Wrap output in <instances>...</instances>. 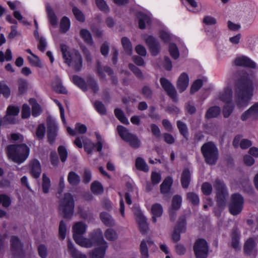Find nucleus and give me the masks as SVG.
Instances as JSON below:
<instances>
[{"instance_id":"1","label":"nucleus","mask_w":258,"mask_h":258,"mask_svg":"<svg viewBox=\"0 0 258 258\" xmlns=\"http://www.w3.org/2000/svg\"><path fill=\"white\" fill-rule=\"evenodd\" d=\"M234 72L232 76L234 96L237 105L241 106L242 103V56H237L232 62Z\"/></svg>"},{"instance_id":"2","label":"nucleus","mask_w":258,"mask_h":258,"mask_svg":"<svg viewBox=\"0 0 258 258\" xmlns=\"http://www.w3.org/2000/svg\"><path fill=\"white\" fill-rule=\"evenodd\" d=\"M7 153L14 162L21 163L28 157L29 149L25 144L10 145L7 147Z\"/></svg>"},{"instance_id":"3","label":"nucleus","mask_w":258,"mask_h":258,"mask_svg":"<svg viewBox=\"0 0 258 258\" xmlns=\"http://www.w3.org/2000/svg\"><path fill=\"white\" fill-rule=\"evenodd\" d=\"M254 78L253 71H249L247 73L243 71V106L248 104L253 96Z\"/></svg>"},{"instance_id":"4","label":"nucleus","mask_w":258,"mask_h":258,"mask_svg":"<svg viewBox=\"0 0 258 258\" xmlns=\"http://www.w3.org/2000/svg\"><path fill=\"white\" fill-rule=\"evenodd\" d=\"M60 48L64 62L68 66L73 67L76 71H79L82 66V59L80 54L75 52L73 55H70L68 51V47L63 44H60Z\"/></svg>"},{"instance_id":"5","label":"nucleus","mask_w":258,"mask_h":258,"mask_svg":"<svg viewBox=\"0 0 258 258\" xmlns=\"http://www.w3.org/2000/svg\"><path fill=\"white\" fill-rule=\"evenodd\" d=\"M103 237L101 230L97 229L90 234L89 238H85L82 236L74 235V239L80 246L85 248H90L96 246V244L100 242V240Z\"/></svg>"},{"instance_id":"6","label":"nucleus","mask_w":258,"mask_h":258,"mask_svg":"<svg viewBox=\"0 0 258 258\" xmlns=\"http://www.w3.org/2000/svg\"><path fill=\"white\" fill-rule=\"evenodd\" d=\"M75 201L73 196L70 193H66L60 199L59 209L65 218H71L74 214Z\"/></svg>"},{"instance_id":"7","label":"nucleus","mask_w":258,"mask_h":258,"mask_svg":"<svg viewBox=\"0 0 258 258\" xmlns=\"http://www.w3.org/2000/svg\"><path fill=\"white\" fill-rule=\"evenodd\" d=\"M205 162L209 165L216 164L218 158V150L212 142L205 143L201 149Z\"/></svg>"},{"instance_id":"8","label":"nucleus","mask_w":258,"mask_h":258,"mask_svg":"<svg viewBox=\"0 0 258 258\" xmlns=\"http://www.w3.org/2000/svg\"><path fill=\"white\" fill-rule=\"evenodd\" d=\"M216 190V201L219 207H224L226 205L228 197V192L224 182L219 179H216L213 183Z\"/></svg>"},{"instance_id":"9","label":"nucleus","mask_w":258,"mask_h":258,"mask_svg":"<svg viewBox=\"0 0 258 258\" xmlns=\"http://www.w3.org/2000/svg\"><path fill=\"white\" fill-rule=\"evenodd\" d=\"M117 130L120 138L127 142L132 147L137 149L140 147V141L138 137L130 133L126 127L122 125H118Z\"/></svg>"},{"instance_id":"10","label":"nucleus","mask_w":258,"mask_h":258,"mask_svg":"<svg viewBox=\"0 0 258 258\" xmlns=\"http://www.w3.org/2000/svg\"><path fill=\"white\" fill-rule=\"evenodd\" d=\"M193 249L196 258H207L208 255L209 246L204 239H197L194 245Z\"/></svg>"},{"instance_id":"11","label":"nucleus","mask_w":258,"mask_h":258,"mask_svg":"<svg viewBox=\"0 0 258 258\" xmlns=\"http://www.w3.org/2000/svg\"><path fill=\"white\" fill-rule=\"evenodd\" d=\"M143 38L151 54L153 56L157 55L160 51V45L158 41L151 35L144 36Z\"/></svg>"},{"instance_id":"12","label":"nucleus","mask_w":258,"mask_h":258,"mask_svg":"<svg viewBox=\"0 0 258 258\" xmlns=\"http://www.w3.org/2000/svg\"><path fill=\"white\" fill-rule=\"evenodd\" d=\"M96 246L98 247L93 249L90 253L91 258H103L108 246L103 237L100 240Z\"/></svg>"},{"instance_id":"13","label":"nucleus","mask_w":258,"mask_h":258,"mask_svg":"<svg viewBox=\"0 0 258 258\" xmlns=\"http://www.w3.org/2000/svg\"><path fill=\"white\" fill-rule=\"evenodd\" d=\"M242 197L240 195L234 194L232 195L231 202L229 206L230 213L236 215L240 213L241 210Z\"/></svg>"},{"instance_id":"14","label":"nucleus","mask_w":258,"mask_h":258,"mask_svg":"<svg viewBox=\"0 0 258 258\" xmlns=\"http://www.w3.org/2000/svg\"><path fill=\"white\" fill-rule=\"evenodd\" d=\"M12 258H19L22 254V244L16 236H12L10 240Z\"/></svg>"},{"instance_id":"15","label":"nucleus","mask_w":258,"mask_h":258,"mask_svg":"<svg viewBox=\"0 0 258 258\" xmlns=\"http://www.w3.org/2000/svg\"><path fill=\"white\" fill-rule=\"evenodd\" d=\"M160 82L162 88L168 95L174 101H176L177 100V92L174 86L165 78H160Z\"/></svg>"},{"instance_id":"16","label":"nucleus","mask_w":258,"mask_h":258,"mask_svg":"<svg viewBox=\"0 0 258 258\" xmlns=\"http://www.w3.org/2000/svg\"><path fill=\"white\" fill-rule=\"evenodd\" d=\"M96 71L98 76L102 79H104L105 77L104 72L108 74V75L111 76V82L113 85H117L118 80L116 76H113V72L112 70L107 66H101V63L99 61H97L96 66Z\"/></svg>"},{"instance_id":"17","label":"nucleus","mask_w":258,"mask_h":258,"mask_svg":"<svg viewBox=\"0 0 258 258\" xmlns=\"http://www.w3.org/2000/svg\"><path fill=\"white\" fill-rule=\"evenodd\" d=\"M47 137L50 143L52 144L57 135V127L55 121L50 118H47Z\"/></svg>"},{"instance_id":"18","label":"nucleus","mask_w":258,"mask_h":258,"mask_svg":"<svg viewBox=\"0 0 258 258\" xmlns=\"http://www.w3.org/2000/svg\"><path fill=\"white\" fill-rule=\"evenodd\" d=\"M256 243L253 238H248L245 242L244 245V252L247 255L255 256L256 250L255 247Z\"/></svg>"},{"instance_id":"19","label":"nucleus","mask_w":258,"mask_h":258,"mask_svg":"<svg viewBox=\"0 0 258 258\" xmlns=\"http://www.w3.org/2000/svg\"><path fill=\"white\" fill-rule=\"evenodd\" d=\"M19 111L20 109L17 106H9L7 110V114L5 116V119L10 123H16V120L14 116H17Z\"/></svg>"},{"instance_id":"20","label":"nucleus","mask_w":258,"mask_h":258,"mask_svg":"<svg viewBox=\"0 0 258 258\" xmlns=\"http://www.w3.org/2000/svg\"><path fill=\"white\" fill-rule=\"evenodd\" d=\"M249 118L253 120L258 119V103H254L243 113V120Z\"/></svg>"},{"instance_id":"21","label":"nucleus","mask_w":258,"mask_h":258,"mask_svg":"<svg viewBox=\"0 0 258 258\" xmlns=\"http://www.w3.org/2000/svg\"><path fill=\"white\" fill-rule=\"evenodd\" d=\"M189 82V79L187 74L185 73H182L179 76L177 82V88L180 93H182L186 90Z\"/></svg>"},{"instance_id":"22","label":"nucleus","mask_w":258,"mask_h":258,"mask_svg":"<svg viewBox=\"0 0 258 258\" xmlns=\"http://www.w3.org/2000/svg\"><path fill=\"white\" fill-rule=\"evenodd\" d=\"M135 214L141 231L143 233H145L147 231L148 227L146 218L144 216L143 213L139 209L137 210Z\"/></svg>"},{"instance_id":"23","label":"nucleus","mask_w":258,"mask_h":258,"mask_svg":"<svg viewBox=\"0 0 258 258\" xmlns=\"http://www.w3.org/2000/svg\"><path fill=\"white\" fill-rule=\"evenodd\" d=\"M152 246H154V242L151 239L143 240L141 241L140 249L142 258L148 257V247Z\"/></svg>"},{"instance_id":"24","label":"nucleus","mask_w":258,"mask_h":258,"mask_svg":"<svg viewBox=\"0 0 258 258\" xmlns=\"http://www.w3.org/2000/svg\"><path fill=\"white\" fill-rule=\"evenodd\" d=\"M218 98L225 103H230L232 99V90L231 89L227 87L224 90L219 92Z\"/></svg>"},{"instance_id":"25","label":"nucleus","mask_w":258,"mask_h":258,"mask_svg":"<svg viewBox=\"0 0 258 258\" xmlns=\"http://www.w3.org/2000/svg\"><path fill=\"white\" fill-rule=\"evenodd\" d=\"M100 218L102 223L106 226L113 227L115 225L114 220L112 216L107 212H101L100 214Z\"/></svg>"},{"instance_id":"26","label":"nucleus","mask_w":258,"mask_h":258,"mask_svg":"<svg viewBox=\"0 0 258 258\" xmlns=\"http://www.w3.org/2000/svg\"><path fill=\"white\" fill-rule=\"evenodd\" d=\"M68 248L70 254L73 258H87L86 255L78 250L70 240L68 242Z\"/></svg>"},{"instance_id":"27","label":"nucleus","mask_w":258,"mask_h":258,"mask_svg":"<svg viewBox=\"0 0 258 258\" xmlns=\"http://www.w3.org/2000/svg\"><path fill=\"white\" fill-rule=\"evenodd\" d=\"M30 167L32 175L36 178L39 177L41 171L39 162L37 160H33L30 164Z\"/></svg>"},{"instance_id":"28","label":"nucleus","mask_w":258,"mask_h":258,"mask_svg":"<svg viewBox=\"0 0 258 258\" xmlns=\"http://www.w3.org/2000/svg\"><path fill=\"white\" fill-rule=\"evenodd\" d=\"M139 19V26L140 29H144L146 24H150L151 19L149 16L141 12H139L137 15Z\"/></svg>"},{"instance_id":"29","label":"nucleus","mask_w":258,"mask_h":258,"mask_svg":"<svg viewBox=\"0 0 258 258\" xmlns=\"http://www.w3.org/2000/svg\"><path fill=\"white\" fill-rule=\"evenodd\" d=\"M151 212L153 216L152 218L153 222H156V217H160L163 213V209L162 206L158 203H156L152 206Z\"/></svg>"},{"instance_id":"30","label":"nucleus","mask_w":258,"mask_h":258,"mask_svg":"<svg viewBox=\"0 0 258 258\" xmlns=\"http://www.w3.org/2000/svg\"><path fill=\"white\" fill-rule=\"evenodd\" d=\"M87 225L82 222H78L76 223L73 227V236L74 235H77L82 236L84 234L86 230Z\"/></svg>"},{"instance_id":"31","label":"nucleus","mask_w":258,"mask_h":258,"mask_svg":"<svg viewBox=\"0 0 258 258\" xmlns=\"http://www.w3.org/2000/svg\"><path fill=\"white\" fill-rule=\"evenodd\" d=\"M190 173L188 169H185L181 176V183L182 186L184 188H186L188 187L190 181Z\"/></svg>"},{"instance_id":"32","label":"nucleus","mask_w":258,"mask_h":258,"mask_svg":"<svg viewBox=\"0 0 258 258\" xmlns=\"http://www.w3.org/2000/svg\"><path fill=\"white\" fill-rule=\"evenodd\" d=\"M172 184V179L171 177L166 178L160 185V191L163 194H168Z\"/></svg>"},{"instance_id":"33","label":"nucleus","mask_w":258,"mask_h":258,"mask_svg":"<svg viewBox=\"0 0 258 258\" xmlns=\"http://www.w3.org/2000/svg\"><path fill=\"white\" fill-rule=\"evenodd\" d=\"M121 43L124 52L128 55H131L133 47L130 40L127 37H123L121 39Z\"/></svg>"},{"instance_id":"34","label":"nucleus","mask_w":258,"mask_h":258,"mask_svg":"<svg viewBox=\"0 0 258 258\" xmlns=\"http://www.w3.org/2000/svg\"><path fill=\"white\" fill-rule=\"evenodd\" d=\"M221 109L219 107L215 106L211 107L207 111L205 117L207 119L216 117L220 114Z\"/></svg>"},{"instance_id":"35","label":"nucleus","mask_w":258,"mask_h":258,"mask_svg":"<svg viewBox=\"0 0 258 258\" xmlns=\"http://www.w3.org/2000/svg\"><path fill=\"white\" fill-rule=\"evenodd\" d=\"M68 181L72 185H77L80 182V177L76 172L71 171L68 175Z\"/></svg>"},{"instance_id":"36","label":"nucleus","mask_w":258,"mask_h":258,"mask_svg":"<svg viewBox=\"0 0 258 258\" xmlns=\"http://www.w3.org/2000/svg\"><path fill=\"white\" fill-rule=\"evenodd\" d=\"M29 103L32 105V115L37 116L41 113L42 110L40 106L37 103L34 98L29 100Z\"/></svg>"},{"instance_id":"37","label":"nucleus","mask_w":258,"mask_h":258,"mask_svg":"<svg viewBox=\"0 0 258 258\" xmlns=\"http://www.w3.org/2000/svg\"><path fill=\"white\" fill-rule=\"evenodd\" d=\"M176 124L180 134L187 140L188 132L186 124L180 120L177 121Z\"/></svg>"},{"instance_id":"38","label":"nucleus","mask_w":258,"mask_h":258,"mask_svg":"<svg viewBox=\"0 0 258 258\" xmlns=\"http://www.w3.org/2000/svg\"><path fill=\"white\" fill-rule=\"evenodd\" d=\"M104 236L107 240L114 241L117 239L118 234L115 230L108 228L105 231Z\"/></svg>"},{"instance_id":"39","label":"nucleus","mask_w":258,"mask_h":258,"mask_svg":"<svg viewBox=\"0 0 258 258\" xmlns=\"http://www.w3.org/2000/svg\"><path fill=\"white\" fill-rule=\"evenodd\" d=\"M240 238V232L238 233L236 231H234L231 235V245L236 250H240V247H239Z\"/></svg>"},{"instance_id":"40","label":"nucleus","mask_w":258,"mask_h":258,"mask_svg":"<svg viewBox=\"0 0 258 258\" xmlns=\"http://www.w3.org/2000/svg\"><path fill=\"white\" fill-rule=\"evenodd\" d=\"M135 165L136 168L144 172H148L149 171L148 165L145 160L141 157H138L136 159Z\"/></svg>"},{"instance_id":"41","label":"nucleus","mask_w":258,"mask_h":258,"mask_svg":"<svg viewBox=\"0 0 258 258\" xmlns=\"http://www.w3.org/2000/svg\"><path fill=\"white\" fill-rule=\"evenodd\" d=\"M81 37L84 41L89 45H92L93 43L91 34L90 32L87 29H83L80 32Z\"/></svg>"},{"instance_id":"42","label":"nucleus","mask_w":258,"mask_h":258,"mask_svg":"<svg viewBox=\"0 0 258 258\" xmlns=\"http://www.w3.org/2000/svg\"><path fill=\"white\" fill-rule=\"evenodd\" d=\"M73 83L82 89L84 91H87V86L84 80L78 76L75 75L72 78Z\"/></svg>"},{"instance_id":"43","label":"nucleus","mask_w":258,"mask_h":258,"mask_svg":"<svg viewBox=\"0 0 258 258\" xmlns=\"http://www.w3.org/2000/svg\"><path fill=\"white\" fill-rule=\"evenodd\" d=\"M46 10L49 23L52 26H56L57 25V20L53 11L49 7H47Z\"/></svg>"},{"instance_id":"44","label":"nucleus","mask_w":258,"mask_h":258,"mask_svg":"<svg viewBox=\"0 0 258 258\" xmlns=\"http://www.w3.org/2000/svg\"><path fill=\"white\" fill-rule=\"evenodd\" d=\"M182 203V198L179 195H175L174 196L172 200V204H171V211L178 210L181 206Z\"/></svg>"},{"instance_id":"45","label":"nucleus","mask_w":258,"mask_h":258,"mask_svg":"<svg viewBox=\"0 0 258 258\" xmlns=\"http://www.w3.org/2000/svg\"><path fill=\"white\" fill-rule=\"evenodd\" d=\"M91 189L92 192L96 195L101 194L103 192V187L102 184L97 181H95L92 183Z\"/></svg>"},{"instance_id":"46","label":"nucleus","mask_w":258,"mask_h":258,"mask_svg":"<svg viewBox=\"0 0 258 258\" xmlns=\"http://www.w3.org/2000/svg\"><path fill=\"white\" fill-rule=\"evenodd\" d=\"M83 143L84 149L88 154L92 153L94 148H96V144H94L91 141L87 139L84 138V140H83Z\"/></svg>"},{"instance_id":"47","label":"nucleus","mask_w":258,"mask_h":258,"mask_svg":"<svg viewBox=\"0 0 258 258\" xmlns=\"http://www.w3.org/2000/svg\"><path fill=\"white\" fill-rule=\"evenodd\" d=\"M8 98L11 95V89L4 82H0V95Z\"/></svg>"},{"instance_id":"48","label":"nucleus","mask_w":258,"mask_h":258,"mask_svg":"<svg viewBox=\"0 0 258 258\" xmlns=\"http://www.w3.org/2000/svg\"><path fill=\"white\" fill-rule=\"evenodd\" d=\"M114 114L118 119L122 123L128 124L129 122L127 118L125 116L123 112L119 108H116L114 110Z\"/></svg>"},{"instance_id":"49","label":"nucleus","mask_w":258,"mask_h":258,"mask_svg":"<svg viewBox=\"0 0 258 258\" xmlns=\"http://www.w3.org/2000/svg\"><path fill=\"white\" fill-rule=\"evenodd\" d=\"M70 27V22L69 19L66 17H63L60 23V31L62 33H65L69 30Z\"/></svg>"},{"instance_id":"50","label":"nucleus","mask_w":258,"mask_h":258,"mask_svg":"<svg viewBox=\"0 0 258 258\" xmlns=\"http://www.w3.org/2000/svg\"><path fill=\"white\" fill-rule=\"evenodd\" d=\"M169 52L171 57L174 59L179 57V53L177 46L174 43H170L169 45Z\"/></svg>"},{"instance_id":"51","label":"nucleus","mask_w":258,"mask_h":258,"mask_svg":"<svg viewBox=\"0 0 258 258\" xmlns=\"http://www.w3.org/2000/svg\"><path fill=\"white\" fill-rule=\"evenodd\" d=\"M243 67L248 68L251 69H256V64L247 56H243Z\"/></svg>"},{"instance_id":"52","label":"nucleus","mask_w":258,"mask_h":258,"mask_svg":"<svg viewBox=\"0 0 258 258\" xmlns=\"http://www.w3.org/2000/svg\"><path fill=\"white\" fill-rule=\"evenodd\" d=\"M187 199L193 205L197 206L199 205L200 200L198 196L192 192H188L186 195Z\"/></svg>"},{"instance_id":"53","label":"nucleus","mask_w":258,"mask_h":258,"mask_svg":"<svg viewBox=\"0 0 258 258\" xmlns=\"http://www.w3.org/2000/svg\"><path fill=\"white\" fill-rule=\"evenodd\" d=\"M50 186L49 178L45 173L42 175V189L44 193H48Z\"/></svg>"},{"instance_id":"54","label":"nucleus","mask_w":258,"mask_h":258,"mask_svg":"<svg viewBox=\"0 0 258 258\" xmlns=\"http://www.w3.org/2000/svg\"><path fill=\"white\" fill-rule=\"evenodd\" d=\"M28 59L31 66L38 68L42 67L39 58L35 54L33 55V56H28Z\"/></svg>"},{"instance_id":"55","label":"nucleus","mask_w":258,"mask_h":258,"mask_svg":"<svg viewBox=\"0 0 258 258\" xmlns=\"http://www.w3.org/2000/svg\"><path fill=\"white\" fill-rule=\"evenodd\" d=\"M12 59V53L10 49L8 48L5 54L2 51H0V61L4 62L5 60L10 61Z\"/></svg>"},{"instance_id":"56","label":"nucleus","mask_w":258,"mask_h":258,"mask_svg":"<svg viewBox=\"0 0 258 258\" xmlns=\"http://www.w3.org/2000/svg\"><path fill=\"white\" fill-rule=\"evenodd\" d=\"M87 84L94 93H96L99 90V87L97 82L92 77H88L87 78Z\"/></svg>"},{"instance_id":"57","label":"nucleus","mask_w":258,"mask_h":258,"mask_svg":"<svg viewBox=\"0 0 258 258\" xmlns=\"http://www.w3.org/2000/svg\"><path fill=\"white\" fill-rule=\"evenodd\" d=\"M73 14L74 15L76 19L81 22H83L85 21V16L82 12L79 10L77 7H74L72 9Z\"/></svg>"},{"instance_id":"58","label":"nucleus","mask_w":258,"mask_h":258,"mask_svg":"<svg viewBox=\"0 0 258 258\" xmlns=\"http://www.w3.org/2000/svg\"><path fill=\"white\" fill-rule=\"evenodd\" d=\"M233 109V105L231 102L226 103V105L224 106L223 109V113L224 117H228L232 112Z\"/></svg>"},{"instance_id":"59","label":"nucleus","mask_w":258,"mask_h":258,"mask_svg":"<svg viewBox=\"0 0 258 258\" xmlns=\"http://www.w3.org/2000/svg\"><path fill=\"white\" fill-rule=\"evenodd\" d=\"M57 150L61 162H65L68 157L67 149L64 147L61 146L58 148Z\"/></svg>"},{"instance_id":"60","label":"nucleus","mask_w":258,"mask_h":258,"mask_svg":"<svg viewBox=\"0 0 258 258\" xmlns=\"http://www.w3.org/2000/svg\"><path fill=\"white\" fill-rule=\"evenodd\" d=\"M96 4L97 7L101 11L105 13H108L109 12V8L104 0H96Z\"/></svg>"},{"instance_id":"61","label":"nucleus","mask_w":258,"mask_h":258,"mask_svg":"<svg viewBox=\"0 0 258 258\" xmlns=\"http://www.w3.org/2000/svg\"><path fill=\"white\" fill-rule=\"evenodd\" d=\"M203 82L201 80H197L195 81L190 87V93L194 94L198 91L202 86Z\"/></svg>"},{"instance_id":"62","label":"nucleus","mask_w":258,"mask_h":258,"mask_svg":"<svg viewBox=\"0 0 258 258\" xmlns=\"http://www.w3.org/2000/svg\"><path fill=\"white\" fill-rule=\"evenodd\" d=\"M45 131L46 128L45 125L43 124H39L37 128L36 133L37 138L39 139H43L45 135Z\"/></svg>"},{"instance_id":"63","label":"nucleus","mask_w":258,"mask_h":258,"mask_svg":"<svg viewBox=\"0 0 258 258\" xmlns=\"http://www.w3.org/2000/svg\"><path fill=\"white\" fill-rule=\"evenodd\" d=\"M128 68L135 74V75L139 78L142 79L143 78V74L140 69L132 63L128 64Z\"/></svg>"},{"instance_id":"64","label":"nucleus","mask_w":258,"mask_h":258,"mask_svg":"<svg viewBox=\"0 0 258 258\" xmlns=\"http://www.w3.org/2000/svg\"><path fill=\"white\" fill-rule=\"evenodd\" d=\"M94 106L96 110L101 114L106 113V109L103 104L99 101H96L94 103Z\"/></svg>"}]
</instances>
